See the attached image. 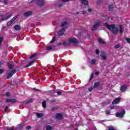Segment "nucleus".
Listing matches in <instances>:
<instances>
[{"label":"nucleus","mask_w":130,"mask_h":130,"mask_svg":"<svg viewBox=\"0 0 130 130\" xmlns=\"http://www.w3.org/2000/svg\"><path fill=\"white\" fill-rule=\"evenodd\" d=\"M46 130H51L52 129V127L49 125L46 126Z\"/></svg>","instance_id":"23"},{"label":"nucleus","mask_w":130,"mask_h":130,"mask_svg":"<svg viewBox=\"0 0 130 130\" xmlns=\"http://www.w3.org/2000/svg\"><path fill=\"white\" fill-rule=\"evenodd\" d=\"M56 38L55 37H53L51 41L50 42V43H53L54 41H55Z\"/></svg>","instance_id":"28"},{"label":"nucleus","mask_w":130,"mask_h":130,"mask_svg":"<svg viewBox=\"0 0 130 130\" xmlns=\"http://www.w3.org/2000/svg\"><path fill=\"white\" fill-rule=\"evenodd\" d=\"M92 11V9H88V12H91Z\"/></svg>","instance_id":"53"},{"label":"nucleus","mask_w":130,"mask_h":130,"mask_svg":"<svg viewBox=\"0 0 130 130\" xmlns=\"http://www.w3.org/2000/svg\"><path fill=\"white\" fill-rule=\"evenodd\" d=\"M109 130H116V129H115V128L114 127L111 126L109 127Z\"/></svg>","instance_id":"32"},{"label":"nucleus","mask_w":130,"mask_h":130,"mask_svg":"<svg viewBox=\"0 0 130 130\" xmlns=\"http://www.w3.org/2000/svg\"><path fill=\"white\" fill-rule=\"evenodd\" d=\"M33 90H34V91H40V90L36 89V88H33Z\"/></svg>","instance_id":"49"},{"label":"nucleus","mask_w":130,"mask_h":130,"mask_svg":"<svg viewBox=\"0 0 130 130\" xmlns=\"http://www.w3.org/2000/svg\"><path fill=\"white\" fill-rule=\"evenodd\" d=\"M119 29H120V33H122L123 32V30H122V27H121V25L119 26Z\"/></svg>","instance_id":"31"},{"label":"nucleus","mask_w":130,"mask_h":130,"mask_svg":"<svg viewBox=\"0 0 130 130\" xmlns=\"http://www.w3.org/2000/svg\"><path fill=\"white\" fill-rule=\"evenodd\" d=\"M93 76H94V74L93 73H91V75H90V78L89 79V81H90V80H92V78H93Z\"/></svg>","instance_id":"37"},{"label":"nucleus","mask_w":130,"mask_h":130,"mask_svg":"<svg viewBox=\"0 0 130 130\" xmlns=\"http://www.w3.org/2000/svg\"><path fill=\"white\" fill-rule=\"evenodd\" d=\"M124 114H125V110H122L120 112L117 113L116 114V117L122 118L123 117V115H124Z\"/></svg>","instance_id":"5"},{"label":"nucleus","mask_w":130,"mask_h":130,"mask_svg":"<svg viewBox=\"0 0 130 130\" xmlns=\"http://www.w3.org/2000/svg\"><path fill=\"white\" fill-rule=\"evenodd\" d=\"M78 43V40L76 38H70L69 39L68 42H64L63 43L64 46H69L70 44H77Z\"/></svg>","instance_id":"2"},{"label":"nucleus","mask_w":130,"mask_h":130,"mask_svg":"<svg viewBox=\"0 0 130 130\" xmlns=\"http://www.w3.org/2000/svg\"><path fill=\"white\" fill-rule=\"evenodd\" d=\"M81 3H82L83 5H85V6H87V5H88V1L87 0H81Z\"/></svg>","instance_id":"22"},{"label":"nucleus","mask_w":130,"mask_h":130,"mask_svg":"<svg viewBox=\"0 0 130 130\" xmlns=\"http://www.w3.org/2000/svg\"><path fill=\"white\" fill-rule=\"evenodd\" d=\"M96 62V60L94 59H92L89 61V63H90V64H91L92 66H94V64H95Z\"/></svg>","instance_id":"16"},{"label":"nucleus","mask_w":130,"mask_h":130,"mask_svg":"<svg viewBox=\"0 0 130 130\" xmlns=\"http://www.w3.org/2000/svg\"><path fill=\"white\" fill-rule=\"evenodd\" d=\"M4 72H5V70H4L3 69H0V75H1V74H3Z\"/></svg>","instance_id":"36"},{"label":"nucleus","mask_w":130,"mask_h":130,"mask_svg":"<svg viewBox=\"0 0 130 130\" xmlns=\"http://www.w3.org/2000/svg\"><path fill=\"white\" fill-rule=\"evenodd\" d=\"M95 53H96V54H99V53H100V51H99V49H96L95 50Z\"/></svg>","instance_id":"35"},{"label":"nucleus","mask_w":130,"mask_h":130,"mask_svg":"<svg viewBox=\"0 0 130 130\" xmlns=\"http://www.w3.org/2000/svg\"><path fill=\"white\" fill-rule=\"evenodd\" d=\"M34 2H35V0H33V1H32V3H34Z\"/></svg>","instance_id":"55"},{"label":"nucleus","mask_w":130,"mask_h":130,"mask_svg":"<svg viewBox=\"0 0 130 130\" xmlns=\"http://www.w3.org/2000/svg\"><path fill=\"white\" fill-rule=\"evenodd\" d=\"M55 117L57 119H61V118H62V115L60 113H57Z\"/></svg>","instance_id":"13"},{"label":"nucleus","mask_w":130,"mask_h":130,"mask_svg":"<svg viewBox=\"0 0 130 130\" xmlns=\"http://www.w3.org/2000/svg\"><path fill=\"white\" fill-rule=\"evenodd\" d=\"M98 41L100 44H104V41H103V40H102V38L99 39Z\"/></svg>","instance_id":"25"},{"label":"nucleus","mask_w":130,"mask_h":130,"mask_svg":"<svg viewBox=\"0 0 130 130\" xmlns=\"http://www.w3.org/2000/svg\"><path fill=\"white\" fill-rule=\"evenodd\" d=\"M101 25V21H100V20L97 21L92 26L91 30L92 31H95V30H97V29H98Z\"/></svg>","instance_id":"4"},{"label":"nucleus","mask_w":130,"mask_h":130,"mask_svg":"<svg viewBox=\"0 0 130 130\" xmlns=\"http://www.w3.org/2000/svg\"><path fill=\"white\" fill-rule=\"evenodd\" d=\"M34 62H35V60L30 62L27 65L24 66V68H28V67L32 66L34 63Z\"/></svg>","instance_id":"15"},{"label":"nucleus","mask_w":130,"mask_h":130,"mask_svg":"<svg viewBox=\"0 0 130 130\" xmlns=\"http://www.w3.org/2000/svg\"><path fill=\"white\" fill-rule=\"evenodd\" d=\"M120 102V98H116L114 100V101L112 102V104H118Z\"/></svg>","instance_id":"8"},{"label":"nucleus","mask_w":130,"mask_h":130,"mask_svg":"<svg viewBox=\"0 0 130 130\" xmlns=\"http://www.w3.org/2000/svg\"><path fill=\"white\" fill-rule=\"evenodd\" d=\"M102 58H103V59H106V56L105 55H103Z\"/></svg>","instance_id":"40"},{"label":"nucleus","mask_w":130,"mask_h":130,"mask_svg":"<svg viewBox=\"0 0 130 130\" xmlns=\"http://www.w3.org/2000/svg\"><path fill=\"white\" fill-rule=\"evenodd\" d=\"M15 73H16L15 70H12L10 72L8 73V76H7V78L10 79V78H12V77H13V75H14V74H15Z\"/></svg>","instance_id":"6"},{"label":"nucleus","mask_w":130,"mask_h":130,"mask_svg":"<svg viewBox=\"0 0 130 130\" xmlns=\"http://www.w3.org/2000/svg\"><path fill=\"white\" fill-rule=\"evenodd\" d=\"M60 45H62V43H61V42L58 43L57 46H60Z\"/></svg>","instance_id":"39"},{"label":"nucleus","mask_w":130,"mask_h":130,"mask_svg":"<svg viewBox=\"0 0 130 130\" xmlns=\"http://www.w3.org/2000/svg\"><path fill=\"white\" fill-rule=\"evenodd\" d=\"M36 55H37V54H34L31 55V56H30L29 58L30 59H31V58H33L35 57V56H36Z\"/></svg>","instance_id":"30"},{"label":"nucleus","mask_w":130,"mask_h":130,"mask_svg":"<svg viewBox=\"0 0 130 130\" xmlns=\"http://www.w3.org/2000/svg\"><path fill=\"white\" fill-rule=\"evenodd\" d=\"M57 95H61V92H60V91H58V92H57Z\"/></svg>","instance_id":"45"},{"label":"nucleus","mask_w":130,"mask_h":130,"mask_svg":"<svg viewBox=\"0 0 130 130\" xmlns=\"http://www.w3.org/2000/svg\"><path fill=\"white\" fill-rule=\"evenodd\" d=\"M3 40H4V38H3V37H0V46L2 45V43H3Z\"/></svg>","instance_id":"29"},{"label":"nucleus","mask_w":130,"mask_h":130,"mask_svg":"<svg viewBox=\"0 0 130 130\" xmlns=\"http://www.w3.org/2000/svg\"><path fill=\"white\" fill-rule=\"evenodd\" d=\"M38 6H43L44 5V0H39L38 2L36 1Z\"/></svg>","instance_id":"9"},{"label":"nucleus","mask_w":130,"mask_h":130,"mask_svg":"<svg viewBox=\"0 0 130 130\" xmlns=\"http://www.w3.org/2000/svg\"><path fill=\"white\" fill-rule=\"evenodd\" d=\"M115 108V107L114 106H112L111 107V109H114Z\"/></svg>","instance_id":"48"},{"label":"nucleus","mask_w":130,"mask_h":130,"mask_svg":"<svg viewBox=\"0 0 130 130\" xmlns=\"http://www.w3.org/2000/svg\"><path fill=\"white\" fill-rule=\"evenodd\" d=\"M61 27L62 29L58 32L59 36H61L64 34L66 29L69 27V23L66 21H62L61 23Z\"/></svg>","instance_id":"1"},{"label":"nucleus","mask_w":130,"mask_h":130,"mask_svg":"<svg viewBox=\"0 0 130 130\" xmlns=\"http://www.w3.org/2000/svg\"><path fill=\"white\" fill-rule=\"evenodd\" d=\"M120 47V45L119 44L116 45L115 46V48H119Z\"/></svg>","instance_id":"38"},{"label":"nucleus","mask_w":130,"mask_h":130,"mask_svg":"<svg viewBox=\"0 0 130 130\" xmlns=\"http://www.w3.org/2000/svg\"><path fill=\"white\" fill-rule=\"evenodd\" d=\"M99 86H100V82H97L94 84V88H98V87H99Z\"/></svg>","instance_id":"21"},{"label":"nucleus","mask_w":130,"mask_h":130,"mask_svg":"<svg viewBox=\"0 0 130 130\" xmlns=\"http://www.w3.org/2000/svg\"><path fill=\"white\" fill-rule=\"evenodd\" d=\"M6 102H8L10 103H16V102H17V101H16L15 99H7L6 100Z\"/></svg>","instance_id":"12"},{"label":"nucleus","mask_w":130,"mask_h":130,"mask_svg":"<svg viewBox=\"0 0 130 130\" xmlns=\"http://www.w3.org/2000/svg\"><path fill=\"white\" fill-rule=\"evenodd\" d=\"M92 90H93V88H92V87L88 89L89 92H91V91H92Z\"/></svg>","instance_id":"44"},{"label":"nucleus","mask_w":130,"mask_h":130,"mask_svg":"<svg viewBox=\"0 0 130 130\" xmlns=\"http://www.w3.org/2000/svg\"><path fill=\"white\" fill-rule=\"evenodd\" d=\"M32 14V11H27L24 14V17H29V16H31Z\"/></svg>","instance_id":"11"},{"label":"nucleus","mask_w":130,"mask_h":130,"mask_svg":"<svg viewBox=\"0 0 130 130\" xmlns=\"http://www.w3.org/2000/svg\"><path fill=\"white\" fill-rule=\"evenodd\" d=\"M14 29L15 30H16L17 31H18L21 29V26H20V25H16L14 26Z\"/></svg>","instance_id":"19"},{"label":"nucleus","mask_w":130,"mask_h":130,"mask_svg":"<svg viewBox=\"0 0 130 130\" xmlns=\"http://www.w3.org/2000/svg\"><path fill=\"white\" fill-rule=\"evenodd\" d=\"M30 102H32V99H30L29 101H28L26 104H28V103H30Z\"/></svg>","instance_id":"46"},{"label":"nucleus","mask_w":130,"mask_h":130,"mask_svg":"<svg viewBox=\"0 0 130 130\" xmlns=\"http://www.w3.org/2000/svg\"><path fill=\"white\" fill-rule=\"evenodd\" d=\"M42 106L44 108H45L46 107V102L45 101H44L42 103Z\"/></svg>","instance_id":"24"},{"label":"nucleus","mask_w":130,"mask_h":130,"mask_svg":"<svg viewBox=\"0 0 130 130\" xmlns=\"http://www.w3.org/2000/svg\"><path fill=\"white\" fill-rule=\"evenodd\" d=\"M53 102H55V101H54V100L51 101V103H53Z\"/></svg>","instance_id":"51"},{"label":"nucleus","mask_w":130,"mask_h":130,"mask_svg":"<svg viewBox=\"0 0 130 130\" xmlns=\"http://www.w3.org/2000/svg\"><path fill=\"white\" fill-rule=\"evenodd\" d=\"M106 113L107 115H110V111L109 110H107L106 111Z\"/></svg>","instance_id":"33"},{"label":"nucleus","mask_w":130,"mask_h":130,"mask_svg":"<svg viewBox=\"0 0 130 130\" xmlns=\"http://www.w3.org/2000/svg\"><path fill=\"white\" fill-rule=\"evenodd\" d=\"M12 17V14H10L9 16L7 17L4 18L3 19H2V21H6L8 20V19H10V18Z\"/></svg>","instance_id":"18"},{"label":"nucleus","mask_w":130,"mask_h":130,"mask_svg":"<svg viewBox=\"0 0 130 130\" xmlns=\"http://www.w3.org/2000/svg\"><path fill=\"white\" fill-rule=\"evenodd\" d=\"M104 26H105V27H107V28H108L109 30L112 31V32H113L114 34H116V33H117L118 32L117 27H116L113 24L109 25L106 23L104 24Z\"/></svg>","instance_id":"3"},{"label":"nucleus","mask_w":130,"mask_h":130,"mask_svg":"<svg viewBox=\"0 0 130 130\" xmlns=\"http://www.w3.org/2000/svg\"><path fill=\"white\" fill-rule=\"evenodd\" d=\"M13 67H14V63L12 62L8 63V67L9 69H13Z\"/></svg>","instance_id":"17"},{"label":"nucleus","mask_w":130,"mask_h":130,"mask_svg":"<svg viewBox=\"0 0 130 130\" xmlns=\"http://www.w3.org/2000/svg\"><path fill=\"white\" fill-rule=\"evenodd\" d=\"M37 117L38 118H41L43 116V114L42 113H37L36 114Z\"/></svg>","instance_id":"20"},{"label":"nucleus","mask_w":130,"mask_h":130,"mask_svg":"<svg viewBox=\"0 0 130 130\" xmlns=\"http://www.w3.org/2000/svg\"><path fill=\"white\" fill-rule=\"evenodd\" d=\"M126 86L123 85L121 87L120 90L121 92H125V91L126 90Z\"/></svg>","instance_id":"14"},{"label":"nucleus","mask_w":130,"mask_h":130,"mask_svg":"<svg viewBox=\"0 0 130 130\" xmlns=\"http://www.w3.org/2000/svg\"><path fill=\"white\" fill-rule=\"evenodd\" d=\"M9 108V107L6 106L4 109V111H7V110H8V109Z\"/></svg>","instance_id":"41"},{"label":"nucleus","mask_w":130,"mask_h":130,"mask_svg":"<svg viewBox=\"0 0 130 130\" xmlns=\"http://www.w3.org/2000/svg\"><path fill=\"white\" fill-rule=\"evenodd\" d=\"M23 127V125L22 124H19L17 126V129H21Z\"/></svg>","instance_id":"27"},{"label":"nucleus","mask_w":130,"mask_h":130,"mask_svg":"<svg viewBox=\"0 0 130 130\" xmlns=\"http://www.w3.org/2000/svg\"><path fill=\"white\" fill-rule=\"evenodd\" d=\"M6 96H10V92H6Z\"/></svg>","instance_id":"43"},{"label":"nucleus","mask_w":130,"mask_h":130,"mask_svg":"<svg viewBox=\"0 0 130 130\" xmlns=\"http://www.w3.org/2000/svg\"><path fill=\"white\" fill-rule=\"evenodd\" d=\"M31 128V126H26V129H30Z\"/></svg>","instance_id":"42"},{"label":"nucleus","mask_w":130,"mask_h":130,"mask_svg":"<svg viewBox=\"0 0 130 130\" xmlns=\"http://www.w3.org/2000/svg\"><path fill=\"white\" fill-rule=\"evenodd\" d=\"M112 10H113V5L109 6V10L111 11Z\"/></svg>","instance_id":"26"},{"label":"nucleus","mask_w":130,"mask_h":130,"mask_svg":"<svg viewBox=\"0 0 130 130\" xmlns=\"http://www.w3.org/2000/svg\"><path fill=\"white\" fill-rule=\"evenodd\" d=\"M83 15H85L86 14V11H83Z\"/></svg>","instance_id":"54"},{"label":"nucleus","mask_w":130,"mask_h":130,"mask_svg":"<svg viewBox=\"0 0 130 130\" xmlns=\"http://www.w3.org/2000/svg\"><path fill=\"white\" fill-rule=\"evenodd\" d=\"M4 64V63L3 62H0V67H1V66H2V64Z\"/></svg>","instance_id":"52"},{"label":"nucleus","mask_w":130,"mask_h":130,"mask_svg":"<svg viewBox=\"0 0 130 130\" xmlns=\"http://www.w3.org/2000/svg\"><path fill=\"white\" fill-rule=\"evenodd\" d=\"M93 130H97V129H93Z\"/></svg>","instance_id":"56"},{"label":"nucleus","mask_w":130,"mask_h":130,"mask_svg":"<svg viewBox=\"0 0 130 130\" xmlns=\"http://www.w3.org/2000/svg\"><path fill=\"white\" fill-rule=\"evenodd\" d=\"M95 75H99V72H98V71L95 72Z\"/></svg>","instance_id":"47"},{"label":"nucleus","mask_w":130,"mask_h":130,"mask_svg":"<svg viewBox=\"0 0 130 130\" xmlns=\"http://www.w3.org/2000/svg\"><path fill=\"white\" fill-rule=\"evenodd\" d=\"M125 40H126V41H127V42H128V43H129V44H130V39H129V38H126L125 39Z\"/></svg>","instance_id":"34"},{"label":"nucleus","mask_w":130,"mask_h":130,"mask_svg":"<svg viewBox=\"0 0 130 130\" xmlns=\"http://www.w3.org/2000/svg\"><path fill=\"white\" fill-rule=\"evenodd\" d=\"M16 19H17L16 17H13L9 22L7 23V26H10V25H12L13 22L16 21Z\"/></svg>","instance_id":"10"},{"label":"nucleus","mask_w":130,"mask_h":130,"mask_svg":"<svg viewBox=\"0 0 130 130\" xmlns=\"http://www.w3.org/2000/svg\"><path fill=\"white\" fill-rule=\"evenodd\" d=\"M3 1H4V3H5V4H7L8 0H3Z\"/></svg>","instance_id":"50"},{"label":"nucleus","mask_w":130,"mask_h":130,"mask_svg":"<svg viewBox=\"0 0 130 130\" xmlns=\"http://www.w3.org/2000/svg\"><path fill=\"white\" fill-rule=\"evenodd\" d=\"M55 49H56V48L54 45H51L46 48V50H55Z\"/></svg>","instance_id":"7"}]
</instances>
